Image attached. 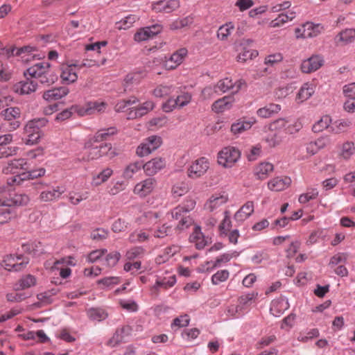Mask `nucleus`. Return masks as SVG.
Masks as SVG:
<instances>
[{
	"label": "nucleus",
	"mask_w": 355,
	"mask_h": 355,
	"mask_svg": "<svg viewBox=\"0 0 355 355\" xmlns=\"http://www.w3.org/2000/svg\"><path fill=\"white\" fill-rule=\"evenodd\" d=\"M232 222L229 216V211H225V217L219 225V230L221 235H227V232L230 230Z\"/></svg>",
	"instance_id": "5fc2aeb1"
},
{
	"label": "nucleus",
	"mask_w": 355,
	"mask_h": 355,
	"mask_svg": "<svg viewBox=\"0 0 355 355\" xmlns=\"http://www.w3.org/2000/svg\"><path fill=\"white\" fill-rule=\"evenodd\" d=\"M187 55V50L185 48L180 49L173 53L170 58L166 62V67L169 69H173L180 65L185 56Z\"/></svg>",
	"instance_id": "5701e85b"
},
{
	"label": "nucleus",
	"mask_w": 355,
	"mask_h": 355,
	"mask_svg": "<svg viewBox=\"0 0 355 355\" xmlns=\"http://www.w3.org/2000/svg\"><path fill=\"white\" fill-rule=\"evenodd\" d=\"M29 263V259L23 254H8L4 257L2 266L8 271L18 272Z\"/></svg>",
	"instance_id": "7ed1b4c3"
},
{
	"label": "nucleus",
	"mask_w": 355,
	"mask_h": 355,
	"mask_svg": "<svg viewBox=\"0 0 355 355\" xmlns=\"http://www.w3.org/2000/svg\"><path fill=\"white\" fill-rule=\"evenodd\" d=\"M47 123L48 120L46 118L34 119L28 122V129L34 128L37 130H41V128L44 127Z\"/></svg>",
	"instance_id": "680f3d73"
},
{
	"label": "nucleus",
	"mask_w": 355,
	"mask_h": 355,
	"mask_svg": "<svg viewBox=\"0 0 355 355\" xmlns=\"http://www.w3.org/2000/svg\"><path fill=\"white\" fill-rule=\"evenodd\" d=\"M355 38V29L347 28L340 32L335 37L336 45H345L351 43Z\"/></svg>",
	"instance_id": "bb28decb"
},
{
	"label": "nucleus",
	"mask_w": 355,
	"mask_h": 355,
	"mask_svg": "<svg viewBox=\"0 0 355 355\" xmlns=\"http://www.w3.org/2000/svg\"><path fill=\"white\" fill-rule=\"evenodd\" d=\"M355 153V146L353 141L345 142L341 148V155L344 159H349Z\"/></svg>",
	"instance_id": "8fccbe9b"
},
{
	"label": "nucleus",
	"mask_w": 355,
	"mask_h": 355,
	"mask_svg": "<svg viewBox=\"0 0 355 355\" xmlns=\"http://www.w3.org/2000/svg\"><path fill=\"white\" fill-rule=\"evenodd\" d=\"M113 171L110 168H106L93 178V184L98 186L105 182L112 175Z\"/></svg>",
	"instance_id": "37998d69"
},
{
	"label": "nucleus",
	"mask_w": 355,
	"mask_h": 355,
	"mask_svg": "<svg viewBox=\"0 0 355 355\" xmlns=\"http://www.w3.org/2000/svg\"><path fill=\"white\" fill-rule=\"evenodd\" d=\"M279 307L282 308V309H287L288 308L287 301L282 299L280 300L275 301L272 302L270 307V312L275 316H279L283 313L282 310H278Z\"/></svg>",
	"instance_id": "09e8293b"
},
{
	"label": "nucleus",
	"mask_w": 355,
	"mask_h": 355,
	"mask_svg": "<svg viewBox=\"0 0 355 355\" xmlns=\"http://www.w3.org/2000/svg\"><path fill=\"white\" fill-rule=\"evenodd\" d=\"M16 212L11 207H2L0 210V225H3L15 218Z\"/></svg>",
	"instance_id": "ea45409f"
},
{
	"label": "nucleus",
	"mask_w": 355,
	"mask_h": 355,
	"mask_svg": "<svg viewBox=\"0 0 355 355\" xmlns=\"http://www.w3.org/2000/svg\"><path fill=\"white\" fill-rule=\"evenodd\" d=\"M281 106L278 104L270 103L263 107L259 108L257 114L261 118H269L272 114L277 113L280 111Z\"/></svg>",
	"instance_id": "c9c22d12"
},
{
	"label": "nucleus",
	"mask_w": 355,
	"mask_h": 355,
	"mask_svg": "<svg viewBox=\"0 0 355 355\" xmlns=\"http://www.w3.org/2000/svg\"><path fill=\"white\" fill-rule=\"evenodd\" d=\"M324 31V26L321 24H314L306 21L300 27L295 30L297 38H312L317 37Z\"/></svg>",
	"instance_id": "20e7f679"
},
{
	"label": "nucleus",
	"mask_w": 355,
	"mask_h": 355,
	"mask_svg": "<svg viewBox=\"0 0 355 355\" xmlns=\"http://www.w3.org/2000/svg\"><path fill=\"white\" fill-rule=\"evenodd\" d=\"M162 144V138L157 135L148 137L137 148L136 153L139 157H144L157 150Z\"/></svg>",
	"instance_id": "39448f33"
},
{
	"label": "nucleus",
	"mask_w": 355,
	"mask_h": 355,
	"mask_svg": "<svg viewBox=\"0 0 355 355\" xmlns=\"http://www.w3.org/2000/svg\"><path fill=\"white\" fill-rule=\"evenodd\" d=\"M331 121V119L329 116H324L313 125L312 130L314 132H319L324 129H330L331 125H329V124Z\"/></svg>",
	"instance_id": "de8ad7c7"
},
{
	"label": "nucleus",
	"mask_w": 355,
	"mask_h": 355,
	"mask_svg": "<svg viewBox=\"0 0 355 355\" xmlns=\"http://www.w3.org/2000/svg\"><path fill=\"white\" fill-rule=\"evenodd\" d=\"M108 232L104 229L98 228L92 232L90 237L92 240L100 241L107 239Z\"/></svg>",
	"instance_id": "0e129e2a"
},
{
	"label": "nucleus",
	"mask_w": 355,
	"mask_h": 355,
	"mask_svg": "<svg viewBox=\"0 0 355 355\" xmlns=\"http://www.w3.org/2000/svg\"><path fill=\"white\" fill-rule=\"evenodd\" d=\"M189 190V187L186 182H180L173 186L172 194L174 198L180 197L186 194Z\"/></svg>",
	"instance_id": "a18cd8bd"
},
{
	"label": "nucleus",
	"mask_w": 355,
	"mask_h": 355,
	"mask_svg": "<svg viewBox=\"0 0 355 355\" xmlns=\"http://www.w3.org/2000/svg\"><path fill=\"white\" fill-rule=\"evenodd\" d=\"M106 107V103L103 102H89L85 105V107L83 108V111L80 110V114H92L95 112H101L104 111Z\"/></svg>",
	"instance_id": "2f4dec72"
},
{
	"label": "nucleus",
	"mask_w": 355,
	"mask_h": 355,
	"mask_svg": "<svg viewBox=\"0 0 355 355\" xmlns=\"http://www.w3.org/2000/svg\"><path fill=\"white\" fill-rule=\"evenodd\" d=\"M230 275L227 270H218L211 277V282L214 285H218L221 282H225Z\"/></svg>",
	"instance_id": "6e6d98bb"
},
{
	"label": "nucleus",
	"mask_w": 355,
	"mask_h": 355,
	"mask_svg": "<svg viewBox=\"0 0 355 355\" xmlns=\"http://www.w3.org/2000/svg\"><path fill=\"white\" fill-rule=\"evenodd\" d=\"M239 255L237 251H232L231 252L224 253L219 257H218L215 261H207L206 266H207L206 270L211 271L214 268L219 267L221 263L228 262L233 257H236Z\"/></svg>",
	"instance_id": "b1692460"
},
{
	"label": "nucleus",
	"mask_w": 355,
	"mask_h": 355,
	"mask_svg": "<svg viewBox=\"0 0 355 355\" xmlns=\"http://www.w3.org/2000/svg\"><path fill=\"white\" fill-rule=\"evenodd\" d=\"M128 226V223L122 218H118L115 220L112 225V230L114 232H121L125 231Z\"/></svg>",
	"instance_id": "69168bd1"
},
{
	"label": "nucleus",
	"mask_w": 355,
	"mask_h": 355,
	"mask_svg": "<svg viewBox=\"0 0 355 355\" xmlns=\"http://www.w3.org/2000/svg\"><path fill=\"white\" fill-rule=\"evenodd\" d=\"M254 212V204L248 201L244 204L234 214V220L239 223H243Z\"/></svg>",
	"instance_id": "4be33fe9"
},
{
	"label": "nucleus",
	"mask_w": 355,
	"mask_h": 355,
	"mask_svg": "<svg viewBox=\"0 0 355 355\" xmlns=\"http://www.w3.org/2000/svg\"><path fill=\"white\" fill-rule=\"evenodd\" d=\"M97 143L93 141L91 138L85 144V148L87 150L85 155L82 158L84 161H90L96 159L101 157L100 150L98 149L97 146H94V144Z\"/></svg>",
	"instance_id": "a878e982"
},
{
	"label": "nucleus",
	"mask_w": 355,
	"mask_h": 355,
	"mask_svg": "<svg viewBox=\"0 0 355 355\" xmlns=\"http://www.w3.org/2000/svg\"><path fill=\"white\" fill-rule=\"evenodd\" d=\"M319 336V331L318 329H311L307 331L301 332L297 337V340L300 342L306 343L309 340Z\"/></svg>",
	"instance_id": "3c124183"
},
{
	"label": "nucleus",
	"mask_w": 355,
	"mask_h": 355,
	"mask_svg": "<svg viewBox=\"0 0 355 355\" xmlns=\"http://www.w3.org/2000/svg\"><path fill=\"white\" fill-rule=\"evenodd\" d=\"M175 283L176 278L175 275L171 276L168 278L165 277L162 279H157L151 288V292L157 295L159 288L168 289L173 287Z\"/></svg>",
	"instance_id": "c85d7f7f"
},
{
	"label": "nucleus",
	"mask_w": 355,
	"mask_h": 355,
	"mask_svg": "<svg viewBox=\"0 0 355 355\" xmlns=\"http://www.w3.org/2000/svg\"><path fill=\"white\" fill-rule=\"evenodd\" d=\"M121 254L118 251H113L107 254L105 257L106 265L109 267H113L116 265L121 259Z\"/></svg>",
	"instance_id": "13d9d810"
},
{
	"label": "nucleus",
	"mask_w": 355,
	"mask_h": 355,
	"mask_svg": "<svg viewBox=\"0 0 355 355\" xmlns=\"http://www.w3.org/2000/svg\"><path fill=\"white\" fill-rule=\"evenodd\" d=\"M209 168V162L207 158L201 157L193 162L188 169L189 178L196 179L204 175Z\"/></svg>",
	"instance_id": "9d476101"
},
{
	"label": "nucleus",
	"mask_w": 355,
	"mask_h": 355,
	"mask_svg": "<svg viewBox=\"0 0 355 355\" xmlns=\"http://www.w3.org/2000/svg\"><path fill=\"white\" fill-rule=\"evenodd\" d=\"M243 83V82L239 80L234 84L231 79L226 78L218 82V83L214 87V91L216 92H220L225 93L230 89H234L236 87V89L233 91V93H237L241 89Z\"/></svg>",
	"instance_id": "f3484780"
},
{
	"label": "nucleus",
	"mask_w": 355,
	"mask_h": 355,
	"mask_svg": "<svg viewBox=\"0 0 355 355\" xmlns=\"http://www.w3.org/2000/svg\"><path fill=\"white\" fill-rule=\"evenodd\" d=\"M139 19V17L135 15H129L125 18L116 23V28L119 30H126L130 28L133 24Z\"/></svg>",
	"instance_id": "a19ab883"
},
{
	"label": "nucleus",
	"mask_w": 355,
	"mask_h": 355,
	"mask_svg": "<svg viewBox=\"0 0 355 355\" xmlns=\"http://www.w3.org/2000/svg\"><path fill=\"white\" fill-rule=\"evenodd\" d=\"M156 186V179L150 177L137 183L134 188V193L140 197H146L153 191Z\"/></svg>",
	"instance_id": "1a4fd4ad"
},
{
	"label": "nucleus",
	"mask_w": 355,
	"mask_h": 355,
	"mask_svg": "<svg viewBox=\"0 0 355 355\" xmlns=\"http://www.w3.org/2000/svg\"><path fill=\"white\" fill-rule=\"evenodd\" d=\"M162 30V26L159 24L141 28L135 34L134 40L137 42L148 40L159 33Z\"/></svg>",
	"instance_id": "6e6552de"
},
{
	"label": "nucleus",
	"mask_w": 355,
	"mask_h": 355,
	"mask_svg": "<svg viewBox=\"0 0 355 355\" xmlns=\"http://www.w3.org/2000/svg\"><path fill=\"white\" fill-rule=\"evenodd\" d=\"M315 88V86L313 83H304L298 92L297 98L300 102H304L308 100L314 94Z\"/></svg>",
	"instance_id": "7c9ffc66"
},
{
	"label": "nucleus",
	"mask_w": 355,
	"mask_h": 355,
	"mask_svg": "<svg viewBox=\"0 0 355 355\" xmlns=\"http://www.w3.org/2000/svg\"><path fill=\"white\" fill-rule=\"evenodd\" d=\"M38 79L42 84L50 85L53 84L58 80V76L52 70H50L49 71L46 72Z\"/></svg>",
	"instance_id": "4d7b16f0"
},
{
	"label": "nucleus",
	"mask_w": 355,
	"mask_h": 355,
	"mask_svg": "<svg viewBox=\"0 0 355 355\" xmlns=\"http://www.w3.org/2000/svg\"><path fill=\"white\" fill-rule=\"evenodd\" d=\"M324 62L323 58L320 55H313L302 61L301 69L303 73H309L318 70Z\"/></svg>",
	"instance_id": "4468645a"
},
{
	"label": "nucleus",
	"mask_w": 355,
	"mask_h": 355,
	"mask_svg": "<svg viewBox=\"0 0 355 355\" xmlns=\"http://www.w3.org/2000/svg\"><path fill=\"white\" fill-rule=\"evenodd\" d=\"M36 283V279L33 275H27L22 277L18 283L15 285V290H23L25 288H30L32 286H34Z\"/></svg>",
	"instance_id": "58836bf2"
},
{
	"label": "nucleus",
	"mask_w": 355,
	"mask_h": 355,
	"mask_svg": "<svg viewBox=\"0 0 355 355\" xmlns=\"http://www.w3.org/2000/svg\"><path fill=\"white\" fill-rule=\"evenodd\" d=\"M273 165L269 162H263L259 164L254 168V175L259 180L266 179L269 173L273 171Z\"/></svg>",
	"instance_id": "f704fd0d"
},
{
	"label": "nucleus",
	"mask_w": 355,
	"mask_h": 355,
	"mask_svg": "<svg viewBox=\"0 0 355 355\" xmlns=\"http://www.w3.org/2000/svg\"><path fill=\"white\" fill-rule=\"evenodd\" d=\"M45 169L40 168L33 171H26L21 174L12 176L7 180V186L0 187V194H6L10 192V187L12 185H19L23 181L42 177L45 174Z\"/></svg>",
	"instance_id": "f257e3e1"
},
{
	"label": "nucleus",
	"mask_w": 355,
	"mask_h": 355,
	"mask_svg": "<svg viewBox=\"0 0 355 355\" xmlns=\"http://www.w3.org/2000/svg\"><path fill=\"white\" fill-rule=\"evenodd\" d=\"M17 150V147H9L6 145L0 146V159L15 155Z\"/></svg>",
	"instance_id": "338daca9"
},
{
	"label": "nucleus",
	"mask_w": 355,
	"mask_h": 355,
	"mask_svg": "<svg viewBox=\"0 0 355 355\" xmlns=\"http://www.w3.org/2000/svg\"><path fill=\"white\" fill-rule=\"evenodd\" d=\"M180 6L179 0L159 1L153 3L152 8L157 12L170 13Z\"/></svg>",
	"instance_id": "6ab92c4d"
},
{
	"label": "nucleus",
	"mask_w": 355,
	"mask_h": 355,
	"mask_svg": "<svg viewBox=\"0 0 355 355\" xmlns=\"http://www.w3.org/2000/svg\"><path fill=\"white\" fill-rule=\"evenodd\" d=\"M252 123L250 121H239L232 125L231 131L234 135H239L250 129Z\"/></svg>",
	"instance_id": "49530a36"
},
{
	"label": "nucleus",
	"mask_w": 355,
	"mask_h": 355,
	"mask_svg": "<svg viewBox=\"0 0 355 355\" xmlns=\"http://www.w3.org/2000/svg\"><path fill=\"white\" fill-rule=\"evenodd\" d=\"M234 28V26L232 22H229L222 25L217 31L218 38L221 40H226Z\"/></svg>",
	"instance_id": "c03bdc74"
},
{
	"label": "nucleus",
	"mask_w": 355,
	"mask_h": 355,
	"mask_svg": "<svg viewBox=\"0 0 355 355\" xmlns=\"http://www.w3.org/2000/svg\"><path fill=\"white\" fill-rule=\"evenodd\" d=\"M5 198L6 199L1 202V207L24 206L30 200L29 197L24 193H15L13 196L9 193V198Z\"/></svg>",
	"instance_id": "2eb2a0df"
},
{
	"label": "nucleus",
	"mask_w": 355,
	"mask_h": 355,
	"mask_svg": "<svg viewBox=\"0 0 355 355\" xmlns=\"http://www.w3.org/2000/svg\"><path fill=\"white\" fill-rule=\"evenodd\" d=\"M141 168L144 169L143 162L141 161L130 163L124 169L123 176L125 179H130L133 177L134 174L138 172Z\"/></svg>",
	"instance_id": "4c0bfd02"
},
{
	"label": "nucleus",
	"mask_w": 355,
	"mask_h": 355,
	"mask_svg": "<svg viewBox=\"0 0 355 355\" xmlns=\"http://www.w3.org/2000/svg\"><path fill=\"white\" fill-rule=\"evenodd\" d=\"M154 107L155 103L151 101H147L137 107L130 108L128 113V119H134L140 118L153 110Z\"/></svg>",
	"instance_id": "f8f14e48"
},
{
	"label": "nucleus",
	"mask_w": 355,
	"mask_h": 355,
	"mask_svg": "<svg viewBox=\"0 0 355 355\" xmlns=\"http://www.w3.org/2000/svg\"><path fill=\"white\" fill-rule=\"evenodd\" d=\"M117 130L115 127H110L108 128L101 129L96 132L94 136L92 138L93 141L101 142L107 140L110 136L116 134Z\"/></svg>",
	"instance_id": "e433bc0d"
},
{
	"label": "nucleus",
	"mask_w": 355,
	"mask_h": 355,
	"mask_svg": "<svg viewBox=\"0 0 355 355\" xmlns=\"http://www.w3.org/2000/svg\"><path fill=\"white\" fill-rule=\"evenodd\" d=\"M318 196V191L316 189H311L306 193L301 194L299 197L300 203H306L311 200L315 199Z\"/></svg>",
	"instance_id": "052dcab7"
},
{
	"label": "nucleus",
	"mask_w": 355,
	"mask_h": 355,
	"mask_svg": "<svg viewBox=\"0 0 355 355\" xmlns=\"http://www.w3.org/2000/svg\"><path fill=\"white\" fill-rule=\"evenodd\" d=\"M227 201V197L224 195L212 196L209 201L205 204V208L209 211H213L220 206L224 205Z\"/></svg>",
	"instance_id": "473e14b6"
},
{
	"label": "nucleus",
	"mask_w": 355,
	"mask_h": 355,
	"mask_svg": "<svg viewBox=\"0 0 355 355\" xmlns=\"http://www.w3.org/2000/svg\"><path fill=\"white\" fill-rule=\"evenodd\" d=\"M29 168L25 159L20 158L12 160L8 166L4 168L5 173H10L15 175L26 172Z\"/></svg>",
	"instance_id": "ddd939ff"
},
{
	"label": "nucleus",
	"mask_w": 355,
	"mask_h": 355,
	"mask_svg": "<svg viewBox=\"0 0 355 355\" xmlns=\"http://www.w3.org/2000/svg\"><path fill=\"white\" fill-rule=\"evenodd\" d=\"M148 238L149 236L146 232L142 231H135L130 234L128 240L132 243H142L148 240Z\"/></svg>",
	"instance_id": "603ef678"
},
{
	"label": "nucleus",
	"mask_w": 355,
	"mask_h": 355,
	"mask_svg": "<svg viewBox=\"0 0 355 355\" xmlns=\"http://www.w3.org/2000/svg\"><path fill=\"white\" fill-rule=\"evenodd\" d=\"M1 116L4 118L9 125L10 130H16L20 125V122L18 120L20 118L21 112L19 107H10L1 112Z\"/></svg>",
	"instance_id": "0eeeda50"
},
{
	"label": "nucleus",
	"mask_w": 355,
	"mask_h": 355,
	"mask_svg": "<svg viewBox=\"0 0 355 355\" xmlns=\"http://www.w3.org/2000/svg\"><path fill=\"white\" fill-rule=\"evenodd\" d=\"M69 92L67 87H54L44 92L43 98L47 101H58L66 96Z\"/></svg>",
	"instance_id": "aec40b11"
},
{
	"label": "nucleus",
	"mask_w": 355,
	"mask_h": 355,
	"mask_svg": "<svg viewBox=\"0 0 355 355\" xmlns=\"http://www.w3.org/2000/svg\"><path fill=\"white\" fill-rule=\"evenodd\" d=\"M144 171L148 175H153L166 166V161L162 157H155L143 164Z\"/></svg>",
	"instance_id": "a211bd4d"
},
{
	"label": "nucleus",
	"mask_w": 355,
	"mask_h": 355,
	"mask_svg": "<svg viewBox=\"0 0 355 355\" xmlns=\"http://www.w3.org/2000/svg\"><path fill=\"white\" fill-rule=\"evenodd\" d=\"M46 187L42 183H39L37 186V189H42L40 195V200L42 202H48L58 200L64 193V190L60 189L59 187Z\"/></svg>",
	"instance_id": "423d86ee"
},
{
	"label": "nucleus",
	"mask_w": 355,
	"mask_h": 355,
	"mask_svg": "<svg viewBox=\"0 0 355 355\" xmlns=\"http://www.w3.org/2000/svg\"><path fill=\"white\" fill-rule=\"evenodd\" d=\"M241 157L239 150L233 146L223 148L218 154V163L225 168H231Z\"/></svg>",
	"instance_id": "f03ea898"
},
{
	"label": "nucleus",
	"mask_w": 355,
	"mask_h": 355,
	"mask_svg": "<svg viewBox=\"0 0 355 355\" xmlns=\"http://www.w3.org/2000/svg\"><path fill=\"white\" fill-rule=\"evenodd\" d=\"M51 69V64L48 62H42L37 63L26 69L24 76L29 75L32 78H40L46 72Z\"/></svg>",
	"instance_id": "dca6fc26"
},
{
	"label": "nucleus",
	"mask_w": 355,
	"mask_h": 355,
	"mask_svg": "<svg viewBox=\"0 0 355 355\" xmlns=\"http://www.w3.org/2000/svg\"><path fill=\"white\" fill-rule=\"evenodd\" d=\"M37 87L35 80L27 78L25 81H21L14 86L15 91L19 94H29L34 92Z\"/></svg>",
	"instance_id": "412c9836"
},
{
	"label": "nucleus",
	"mask_w": 355,
	"mask_h": 355,
	"mask_svg": "<svg viewBox=\"0 0 355 355\" xmlns=\"http://www.w3.org/2000/svg\"><path fill=\"white\" fill-rule=\"evenodd\" d=\"M173 87L171 85H160L153 90V95L158 98L164 97L173 92Z\"/></svg>",
	"instance_id": "864d4df0"
},
{
	"label": "nucleus",
	"mask_w": 355,
	"mask_h": 355,
	"mask_svg": "<svg viewBox=\"0 0 355 355\" xmlns=\"http://www.w3.org/2000/svg\"><path fill=\"white\" fill-rule=\"evenodd\" d=\"M351 125L349 120L340 119L334 121L330 126V130L334 134H339L346 130Z\"/></svg>",
	"instance_id": "79ce46f5"
},
{
	"label": "nucleus",
	"mask_w": 355,
	"mask_h": 355,
	"mask_svg": "<svg viewBox=\"0 0 355 355\" xmlns=\"http://www.w3.org/2000/svg\"><path fill=\"white\" fill-rule=\"evenodd\" d=\"M88 198V193H69V200L71 204L76 205L79 204L82 200H85Z\"/></svg>",
	"instance_id": "e2e57ef3"
},
{
	"label": "nucleus",
	"mask_w": 355,
	"mask_h": 355,
	"mask_svg": "<svg viewBox=\"0 0 355 355\" xmlns=\"http://www.w3.org/2000/svg\"><path fill=\"white\" fill-rule=\"evenodd\" d=\"M144 252V249L142 247H133L126 252L125 257L128 260H132L137 257H139Z\"/></svg>",
	"instance_id": "bf43d9fd"
},
{
	"label": "nucleus",
	"mask_w": 355,
	"mask_h": 355,
	"mask_svg": "<svg viewBox=\"0 0 355 355\" xmlns=\"http://www.w3.org/2000/svg\"><path fill=\"white\" fill-rule=\"evenodd\" d=\"M291 183V180L288 177H277L271 180L268 184V188L275 191H280L284 190Z\"/></svg>",
	"instance_id": "393cba45"
},
{
	"label": "nucleus",
	"mask_w": 355,
	"mask_h": 355,
	"mask_svg": "<svg viewBox=\"0 0 355 355\" xmlns=\"http://www.w3.org/2000/svg\"><path fill=\"white\" fill-rule=\"evenodd\" d=\"M191 243H194L198 250L203 249L206 245L211 243V239L205 236L201 231L200 226L196 225L192 234L189 236Z\"/></svg>",
	"instance_id": "9b49d317"
},
{
	"label": "nucleus",
	"mask_w": 355,
	"mask_h": 355,
	"mask_svg": "<svg viewBox=\"0 0 355 355\" xmlns=\"http://www.w3.org/2000/svg\"><path fill=\"white\" fill-rule=\"evenodd\" d=\"M233 101L232 96H224L223 98L218 99L212 104V110L216 113L223 112L232 107Z\"/></svg>",
	"instance_id": "cd10ccee"
},
{
	"label": "nucleus",
	"mask_w": 355,
	"mask_h": 355,
	"mask_svg": "<svg viewBox=\"0 0 355 355\" xmlns=\"http://www.w3.org/2000/svg\"><path fill=\"white\" fill-rule=\"evenodd\" d=\"M60 77L66 83H74L78 78L75 69L71 65H67L62 68Z\"/></svg>",
	"instance_id": "72a5a7b5"
},
{
	"label": "nucleus",
	"mask_w": 355,
	"mask_h": 355,
	"mask_svg": "<svg viewBox=\"0 0 355 355\" xmlns=\"http://www.w3.org/2000/svg\"><path fill=\"white\" fill-rule=\"evenodd\" d=\"M87 315L90 320L101 322L108 318V313L102 308H89L87 310Z\"/></svg>",
	"instance_id": "c756f323"
},
{
	"label": "nucleus",
	"mask_w": 355,
	"mask_h": 355,
	"mask_svg": "<svg viewBox=\"0 0 355 355\" xmlns=\"http://www.w3.org/2000/svg\"><path fill=\"white\" fill-rule=\"evenodd\" d=\"M125 342L122 336L116 330L112 337L107 341V345L110 347H115L119 344Z\"/></svg>",
	"instance_id": "774afa93"
}]
</instances>
